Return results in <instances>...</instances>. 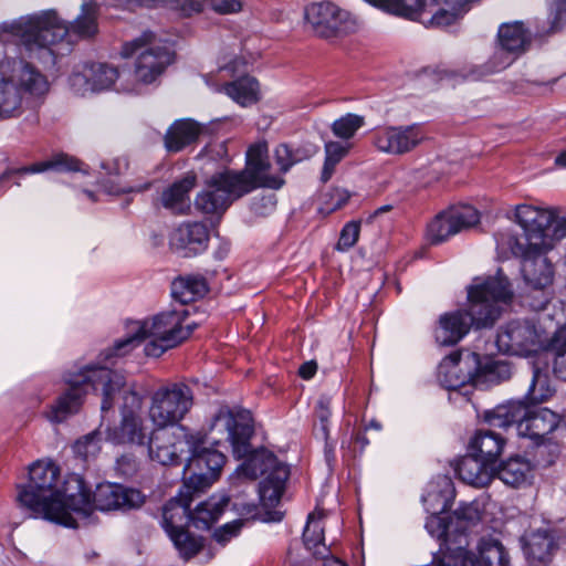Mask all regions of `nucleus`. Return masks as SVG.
<instances>
[{
	"label": "nucleus",
	"mask_w": 566,
	"mask_h": 566,
	"mask_svg": "<svg viewBox=\"0 0 566 566\" xmlns=\"http://www.w3.org/2000/svg\"><path fill=\"white\" fill-rule=\"evenodd\" d=\"M210 432L228 441L238 459L247 458L239 468L242 475L251 480L264 476L259 489L261 503L264 509L275 507L281 501L290 470L272 452L265 449L252 450L250 440L254 428L251 412L221 407L212 419Z\"/></svg>",
	"instance_id": "1"
},
{
	"label": "nucleus",
	"mask_w": 566,
	"mask_h": 566,
	"mask_svg": "<svg viewBox=\"0 0 566 566\" xmlns=\"http://www.w3.org/2000/svg\"><path fill=\"white\" fill-rule=\"evenodd\" d=\"M0 30L14 36L29 59L54 64V45L63 41L71 45L76 40L91 39L98 32L97 8L93 2L83 3L80 15L72 24L63 21L54 10H46L2 23Z\"/></svg>",
	"instance_id": "2"
},
{
	"label": "nucleus",
	"mask_w": 566,
	"mask_h": 566,
	"mask_svg": "<svg viewBox=\"0 0 566 566\" xmlns=\"http://www.w3.org/2000/svg\"><path fill=\"white\" fill-rule=\"evenodd\" d=\"M513 291L507 277L499 271L494 276L475 279L468 290L469 310H458L440 316L436 339L444 346L455 345L470 331L492 326L507 304Z\"/></svg>",
	"instance_id": "3"
},
{
	"label": "nucleus",
	"mask_w": 566,
	"mask_h": 566,
	"mask_svg": "<svg viewBox=\"0 0 566 566\" xmlns=\"http://www.w3.org/2000/svg\"><path fill=\"white\" fill-rule=\"evenodd\" d=\"M196 327V323L188 321L186 310L164 311L150 318L133 323L129 335L117 340L106 353V358L126 355L145 339H149L145 346L146 355L159 357L189 338Z\"/></svg>",
	"instance_id": "4"
},
{
	"label": "nucleus",
	"mask_w": 566,
	"mask_h": 566,
	"mask_svg": "<svg viewBox=\"0 0 566 566\" xmlns=\"http://www.w3.org/2000/svg\"><path fill=\"white\" fill-rule=\"evenodd\" d=\"M63 379L67 388L51 406L49 419L53 422H62L80 411L86 387L91 386L94 390L102 391L101 410L105 413L113 408L114 396L125 386L123 375L97 365H86L77 371L70 370Z\"/></svg>",
	"instance_id": "5"
},
{
	"label": "nucleus",
	"mask_w": 566,
	"mask_h": 566,
	"mask_svg": "<svg viewBox=\"0 0 566 566\" xmlns=\"http://www.w3.org/2000/svg\"><path fill=\"white\" fill-rule=\"evenodd\" d=\"M59 467L46 460H38L29 467V481L18 485L17 500L20 505L46 520L65 526H74L69 499L59 490Z\"/></svg>",
	"instance_id": "6"
},
{
	"label": "nucleus",
	"mask_w": 566,
	"mask_h": 566,
	"mask_svg": "<svg viewBox=\"0 0 566 566\" xmlns=\"http://www.w3.org/2000/svg\"><path fill=\"white\" fill-rule=\"evenodd\" d=\"M557 208H542L532 205H517L515 222L524 230L521 237L510 235L506 245L514 255L530 252H548L566 238V213L558 214Z\"/></svg>",
	"instance_id": "7"
},
{
	"label": "nucleus",
	"mask_w": 566,
	"mask_h": 566,
	"mask_svg": "<svg viewBox=\"0 0 566 566\" xmlns=\"http://www.w3.org/2000/svg\"><path fill=\"white\" fill-rule=\"evenodd\" d=\"M49 91V82L38 69L28 62L10 66L0 63V117L14 118L23 114L30 96H42Z\"/></svg>",
	"instance_id": "8"
},
{
	"label": "nucleus",
	"mask_w": 566,
	"mask_h": 566,
	"mask_svg": "<svg viewBox=\"0 0 566 566\" xmlns=\"http://www.w3.org/2000/svg\"><path fill=\"white\" fill-rule=\"evenodd\" d=\"M485 420L493 428L515 426L518 436L541 443L559 427L562 416L548 408H531L523 400H510L488 412Z\"/></svg>",
	"instance_id": "9"
},
{
	"label": "nucleus",
	"mask_w": 566,
	"mask_h": 566,
	"mask_svg": "<svg viewBox=\"0 0 566 566\" xmlns=\"http://www.w3.org/2000/svg\"><path fill=\"white\" fill-rule=\"evenodd\" d=\"M145 496L136 489L105 482L96 486L93 494L80 485L76 494L69 496L71 512L87 516L93 510L127 511L143 505Z\"/></svg>",
	"instance_id": "10"
},
{
	"label": "nucleus",
	"mask_w": 566,
	"mask_h": 566,
	"mask_svg": "<svg viewBox=\"0 0 566 566\" xmlns=\"http://www.w3.org/2000/svg\"><path fill=\"white\" fill-rule=\"evenodd\" d=\"M191 485V480L184 482L178 494L163 507V526L186 559L195 556L202 547L200 539L191 536L186 530L191 522L190 503L199 494Z\"/></svg>",
	"instance_id": "11"
},
{
	"label": "nucleus",
	"mask_w": 566,
	"mask_h": 566,
	"mask_svg": "<svg viewBox=\"0 0 566 566\" xmlns=\"http://www.w3.org/2000/svg\"><path fill=\"white\" fill-rule=\"evenodd\" d=\"M193 405V394L184 382L168 384L151 396L149 419L158 428L180 422Z\"/></svg>",
	"instance_id": "12"
},
{
	"label": "nucleus",
	"mask_w": 566,
	"mask_h": 566,
	"mask_svg": "<svg viewBox=\"0 0 566 566\" xmlns=\"http://www.w3.org/2000/svg\"><path fill=\"white\" fill-rule=\"evenodd\" d=\"M154 42L155 34L150 31H146L139 38L125 43L123 46V55L126 57L139 52L134 71L137 83L151 84L172 62V54L166 48H146L147 45L154 44Z\"/></svg>",
	"instance_id": "13"
},
{
	"label": "nucleus",
	"mask_w": 566,
	"mask_h": 566,
	"mask_svg": "<svg viewBox=\"0 0 566 566\" xmlns=\"http://www.w3.org/2000/svg\"><path fill=\"white\" fill-rule=\"evenodd\" d=\"M304 19L316 35L325 39L348 34L357 29L356 18L332 1L307 4Z\"/></svg>",
	"instance_id": "14"
},
{
	"label": "nucleus",
	"mask_w": 566,
	"mask_h": 566,
	"mask_svg": "<svg viewBox=\"0 0 566 566\" xmlns=\"http://www.w3.org/2000/svg\"><path fill=\"white\" fill-rule=\"evenodd\" d=\"M271 164L269 160V148L266 143H256L249 147L247 151V166L243 170L233 171L231 178L238 186V189L247 193L252 190L265 187L280 189L284 185L281 177L269 175Z\"/></svg>",
	"instance_id": "15"
},
{
	"label": "nucleus",
	"mask_w": 566,
	"mask_h": 566,
	"mask_svg": "<svg viewBox=\"0 0 566 566\" xmlns=\"http://www.w3.org/2000/svg\"><path fill=\"white\" fill-rule=\"evenodd\" d=\"M203 441L196 434L190 457L184 469V482L191 480V488L199 493L208 489L219 476L226 455L218 450L201 447Z\"/></svg>",
	"instance_id": "16"
},
{
	"label": "nucleus",
	"mask_w": 566,
	"mask_h": 566,
	"mask_svg": "<svg viewBox=\"0 0 566 566\" xmlns=\"http://www.w3.org/2000/svg\"><path fill=\"white\" fill-rule=\"evenodd\" d=\"M231 178H233L232 170L211 176L205 189L195 198L196 209L205 214H222L234 200L247 195L245 191L238 189Z\"/></svg>",
	"instance_id": "17"
},
{
	"label": "nucleus",
	"mask_w": 566,
	"mask_h": 566,
	"mask_svg": "<svg viewBox=\"0 0 566 566\" xmlns=\"http://www.w3.org/2000/svg\"><path fill=\"white\" fill-rule=\"evenodd\" d=\"M426 528L432 537L441 541L443 559L437 564L447 566H481V563L467 549L470 542L467 534L452 535L450 526L439 514L430 513Z\"/></svg>",
	"instance_id": "18"
},
{
	"label": "nucleus",
	"mask_w": 566,
	"mask_h": 566,
	"mask_svg": "<svg viewBox=\"0 0 566 566\" xmlns=\"http://www.w3.org/2000/svg\"><path fill=\"white\" fill-rule=\"evenodd\" d=\"M196 434L188 433L184 427L176 429L158 428L151 430L148 441V455L163 465H175L184 453L191 451Z\"/></svg>",
	"instance_id": "19"
},
{
	"label": "nucleus",
	"mask_w": 566,
	"mask_h": 566,
	"mask_svg": "<svg viewBox=\"0 0 566 566\" xmlns=\"http://www.w3.org/2000/svg\"><path fill=\"white\" fill-rule=\"evenodd\" d=\"M542 345L541 332L530 319H514L501 326L496 335L500 352L516 356H528Z\"/></svg>",
	"instance_id": "20"
},
{
	"label": "nucleus",
	"mask_w": 566,
	"mask_h": 566,
	"mask_svg": "<svg viewBox=\"0 0 566 566\" xmlns=\"http://www.w3.org/2000/svg\"><path fill=\"white\" fill-rule=\"evenodd\" d=\"M480 222L479 211L470 205L451 207L439 214L428 226V239L438 244L450 237L468 230Z\"/></svg>",
	"instance_id": "21"
},
{
	"label": "nucleus",
	"mask_w": 566,
	"mask_h": 566,
	"mask_svg": "<svg viewBox=\"0 0 566 566\" xmlns=\"http://www.w3.org/2000/svg\"><path fill=\"white\" fill-rule=\"evenodd\" d=\"M546 252H530L525 255H516L522 259V274L525 283L535 292H541L539 300L530 302V306L535 311H542L549 302V295L546 289L554 280V266L544 255Z\"/></svg>",
	"instance_id": "22"
},
{
	"label": "nucleus",
	"mask_w": 566,
	"mask_h": 566,
	"mask_svg": "<svg viewBox=\"0 0 566 566\" xmlns=\"http://www.w3.org/2000/svg\"><path fill=\"white\" fill-rule=\"evenodd\" d=\"M426 139V133L418 124L389 126L374 134L375 147L385 154L405 155L412 151Z\"/></svg>",
	"instance_id": "23"
},
{
	"label": "nucleus",
	"mask_w": 566,
	"mask_h": 566,
	"mask_svg": "<svg viewBox=\"0 0 566 566\" xmlns=\"http://www.w3.org/2000/svg\"><path fill=\"white\" fill-rule=\"evenodd\" d=\"M118 70L106 63H90L70 76L72 90L80 95L111 88L118 78Z\"/></svg>",
	"instance_id": "24"
},
{
	"label": "nucleus",
	"mask_w": 566,
	"mask_h": 566,
	"mask_svg": "<svg viewBox=\"0 0 566 566\" xmlns=\"http://www.w3.org/2000/svg\"><path fill=\"white\" fill-rule=\"evenodd\" d=\"M105 434L114 444L143 447L148 443L151 431L140 415L124 413L119 424L107 427Z\"/></svg>",
	"instance_id": "25"
},
{
	"label": "nucleus",
	"mask_w": 566,
	"mask_h": 566,
	"mask_svg": "<svg viewBox=\"0 0 566 566\" xmlns=\"http://www.w3.org/2000/svg\"><path fill=\"white\" fill-rule=\"evenodd\" d=\"M196 185L197 175L193 171L186 172L163 190L159 198L160 205L172 214H188L191 209L190 192Z\"/></svg>",
	"instance_id": "26"
},
{
	"label": "nucleus",
	"mask_w": 566,
	"mask_h": 566,
	"mask_svg": "<svg viewBox=\"0 0 566 566\" xmlns=\"http://www.w3.org/2000/svg\"><path fill=\"white\" fill-rule=\"evenodd\" d=\"M208 241L209 231L201 222L182 223L170 235L171 248L185 256L206 250Z\"/></svg>",
	"instance_id": "27"
},
{
	"label": "nucleus",
	"mask_w": 566,
	"mask_h": 566,
	"mask_svg": "<svg viewBox=\"0 0 566 566\" xmlns=\"http://www.w3.org/2000/svg\"><path fill=\"white\" fill-rule=\"evenodd\" d=\"M558 545L552 531L543 528L525 536L524 551L531 564H548Z\"/></svg>",
	"instance_id": "28"
},
{
	"label": "nucleus",
	"mask_w": 566,
	"mask_h": 566,
	"mask_svg": "<svg viewBox=\"0 0 566 566\" xmlns=\"http://www.w3.org/2000/svg\"><path fill=\"white\" fill-rule=\"evenodd\" d=\"M490 465L491 463L471 452L470 455L463 457L458 462L455 472L462 482L474 488H484L494 478V469Z\"/></svg>",
	"instance_id": "29"
},
{
	"label": "nucleus",
	"mask_w": 566,
	"mask_h": 566,
	"mask_svg": "<svg viewBox=\"0 0 566 566\" xmlns=\"http://www.w3.org/2000/svg\"><path fill=\"white\" fill-rule=\"evenodd\" d=\"M202 133V126L193 119H178L167 129L164 144L169 153H179L196 143Z\"/></svg>",
	"instance_id": "30"
},
{
	"label": "nucleus",
	"mask_w": 566,
	"mask_h": 566,
	"mask_svg": "<svg viewBox=\"0 0 566 566\" xmlns=\"http://www.w3.org/2000/svg\"><path fill=\"white\" fill-rule=\"evenodd\" d=\"M532 472V463L527 459L516 455L502 462L494 471V476L510 488L520 489L531 482Z\"/></svg>",
	"instance_id": "31"
},
{
	"label": "nucleus",
	"mask_w": 566,
	"mask_h": 566,
	"mask_svg": "<svg viewBox=\"0 0 566 566\" xmlns=\"http://www.w3.org/2000/svg\"><path fill=\"white\" fill-rule=\"evenodd\" d=\"M505 439L491 430H479L470 440L469 450L483 461L493 463L503 452Z\"/></svg>",
	"instance_id": "32"
},
{
	"label": "nucleus",
	"mask_w": 566,
	"mask_h": 566,
	"mask_svg": "<svg viewBox=\"0 0 566 566\" xmlns=\"http://www.w3.org/2000/svg\"><path fill=\"white\" fill-rule=\"evenodd\" d=\"M323 514L311 513L307 517V524L303 532V543L307 551L317 558H327L331 554L325 544Z\"/></svg>",
	"instance_id": "33"
},
{
	"label": "nucleus",
	"mask_w": 566,
	"mask_h": 566,
	"mask_svg": "<svg viewBox=\"0 0 566 566\" xmlns=\"http://www.w3.org/2000/svg\"><path fill=\"white\" fill-rule=\"evenodd\" d=\"M454 497L452 481L444 476L436 484H431L429 491L422 496L426 510L429 513L441 514L448 511Z\"/></svg>",
	"instance_id": "34"
},
{
	"label": "nucleus",
	"mask_w": 566,
	"mask_h": 566,
	"mask_svg": "<svg viewBox=\"0 0 566 566\" xmlns=\"http://www.w3.org/2000/svg\"><path fill=\"white\" fill-rule=\"evenodd\" d=\"M80 169V163L77 159L66 155V154H56L52 156L50 159L32 164L30 166L10 169L3 174L4 178H9L11 176H23L28 174H40L48 170H71L75 171Z\"/></svg>",
	"instance_id": "35"
},
{
	"label": "nucleus",
	"mask_w": 566,
	"mask_h": 566,
	"mask_svg": "<svg viewBox=\"0 0 566 566\" xmlns=\"http://www.w3.org/2000/svg\"><path fill=\"white\" fill-rule=\"evenodd\" d=\"M228 503L229 499L227 496H210L208 500L198 504L195 511L191 512L192 525L197 528L209 530L221 516Z\"/></svg>",
	"instance_id": "36"
},
{
	"label": "nucleus",
	"mask_w": 566,
	"mask_h": 566,
	"mask_svg": "<svg viewBox=\"0 0 566 566\" xmlns=\"http://www.w3.org/2000/svg\"><path fill=\"white\" fill-rule=\"evenodd\" d=\"M222 91L235 103L245 107L260 99L259 82L252 76H242L223 85Z\"/></svg>",
	"instance_id": "37"
},
{
	"label": "nucleus",
	"mask_w": 566,
	"mask_h": 566,
	"mask_svg": "<svg viewBox=\"0 0 566 566\" xmlns=\"http://www.w3.org/2000/svg\"><path fill=\"white\" fill-rule=\"evenodd\" d=\"M502 50L509 53H522L531 43V33L522 22L504 23L499 29Z\"/></svg>",
	"instance_id": "38"
},
{
	"label": "nucleus",
	"mask_w": 566,
	"mask_h": 566,
	"mask_svg": "<svg viewBox=\"0 0 566 566\" xmlns=\"http://www.w3.org/2000/svg\"><path fill=\"white\" fill-rule=\"evenodd\" d=\"M208 292L207 282L202 276L188 275L176 279L171 284V295L181 305L205 296Z\"/></svg>",
	"instance_id": "39"
},
{
	"label": "nucleus",
	"mask_w": 566,
	"mask_h": 566,
	"mask_svg": "<svg viewBox=\"0 0 566 566\" xmlns=\"http://www.w3.org/2000/svg\"><path fill=\"white\" fill-rule=\"evenodd\" d=\"M366 2L386 12L408 18L419 19L430 13L423 6L422 0H365Z\"/></svg>",
	"instance_id": "40"
},
{
	"label": "nucleus",
	"mask_w": 566,
	"mask_h": 566,
	"mask_svg": "<svg viewBox=\"0 0 566 566\" xmlns=\"http://www.w3.org/2000/svg\"><path fill=\"white\" fill-rule=\"evenodd\" d=\"M480 558L471 553L481 566H510V557L504 546L493 539L482 541L479 546Z\"/></svg>",
	"instance_id": "41"
},
{
	"label": "nucleus",
	"mask_w": 566,
	"mask_h": 566,
	"mask_svg": "<svg viewBox=\"0 0 566 566\" xmlns=\"http://www.w3.org/2000/svg\"><path fill=\"white\" fill-rule=\"evenodd\" d=\"M555 389L549 384L547 374L538 368L533 369V378L526 394V399L532 403H542L551 399Z\"/></svg>",
	"instance_id": "42"
},
{
	"label": "nucleus",
	"mask_w": 566,
	"mask_h": 566,
	"mask_svg": "<svg viewBox=\"0 0 566 566\" xmlns=\"http://www.w3.org/2000/svg\"><path fill=\"white\" fill-rule=\"evenodd\" d=\"M349 148V144L339 142H327L325 144V161L321 175L323 182H327L332 178L335 167L348 154Z\"/></svg>",
	"instance_id": "43"
},
{
	"label": "nucleus",
	"mask_w": 566,
	"mask_h": 566,
	"mask_svg": "<svg viewBox=\"0 0 566 566\" xmlns=\"http://www.w3.org/2000/svg\"><path fill=\"white\" fill-rule=\"evenodd\" d=\"M365 124L364 116L348 113L332 124L333 134L343 139L348 140L355 136L358 129H360Z\"/></svg>",
	"instance_id": "44"
},
{
	"label": "nucleus",
	"mask_w": 566,
	"mask_h": 566,
	"mask_svg": "<svg viewBox=\"0 0 566 566\" xmlns=\"http://www.w3.org/2000/svg\"><path fill=\"white\" fill-rule=\"evenodd\" d=\"M480 518V511L476 505L464 504L454 511L451 524L455 523V530L460 531L459 534H465L467 527L475 525Z\"/></svg>",
	"instance_id": "45"
},
{
	"label": "nucleus",
	"mask_w": 566,
	"mask_h": 566,
	"mask_svg": "<svg viewBox=\"0 0 566 566\" xmlns=\"http://www.w3.org/2000/svg\"><path fill=\"white\" fill-rule=\"evenodd\" d=\"M99 434V430H95L77 440L74 444L75 453L85 460L95 457L101 449L98 444Z\"/></svg>",
	"instance_id": "46"
},
{
	"label": "nucleus",
	"mask_w": 566,
	"mask_h": 566,
	"mask_svg": "<svg viewBox=\"0 0 566 566\" xmlns=\"http://www.w3.org/2000/svg\"><path fill=\"white\" fill-rule=\"evenodd\" d=\"M479 370L492 379L506 380L511 377L512 369L507 361L489 359L485 364H479Z\"/></svg>",
	"instance_id": "47"
},
{
	"label": "nucleus",
	"mask_w": 566,
	"mask_h": 566,
	"mask_svg": "<svg viewBox=\"0 0 566 566\" xmlns=\"http://www.w3.org/2000/svg\"><path fill=\"white\" fill-rule=\"evenodd\" d=\"M359 233H360V222L359 221L347 222L340 231L339 239L336 244V250L343 252V251H348L349 249H352L358 241Z\"/></svg>",
	"instance_id": "48"
},
{
	"label": "nucleus",
	"mask_w": 566,
	"mask_h": 566,
	"mask_svg": "<svg viewBox=\"0 0 566 566\" xmlns=\"http://www.w3.org/2000/svg\"><path fill=\"white\" fill-rule=\"evenodd\" d=\"M274 155L275 161L283 174H285L293 165L302 160L298 151L292 150L286 144L279 145L275 148Z\"/></svg>",
	"instance_id": "49"
},
{
	"label": "nucleus",
	"mask_w": 566,
	"mask_h": 566,
	"mask_svg": "<svg viewBox=\"0 0 566 566\" xmlns=\"http://www.w3.org/2000/svg\"><path fill=\"white\" fill-rule=\"evenodd\" d=\"M457 13L449 10L439 9L438 11L432 13L429 19H427L426 15H422L420 18V21L426 27L444 28L453 24L457 21Z\"/></svg>",
	"instance_id": "50"
},
{
	"label": "nucleus",
	"mask_w": 566,
	"mask_h": 566,
	"mask_svg": "<svg viewBox=\"0 0 566 566\" xmlns=\"http://www.w3.org/2000/svg\"><path fill=\"white\" fill-rule=\"evenodd\" d=\"M350 193L343 188H333L325 195L324 210L333 212L342 209L349 200Z\"/></svg>",
	"instance_id": "51"
},
{
	"label": "nucleus",
	"mask_w": 566,
	"mask_h": 566,
	"mask_svg": "<svg viewBox=\"0 0 566 566\" xmlns=\"http://www.w3.org/2000/svg\"><path fill=\"white\" fill-rule=\"evenodd\" d=\"M545 350L553 357L566 352V323L555 331L545 345Z\"/></svg>",
	"instance_id": "52"
},
{
	"label": "nucleus",
	"mask_w": 566,
	"mask_h": 566,
	"mask_svg": "<svg viewBox=\"0 0 566 566\" xmlns=\"http://www.w3.org/2000/svg\"><path fill=\"white\" fill-rule=\"evenodd\" d=\"M143 399L134 390H126L123 395L122 416L124 413L140 415Z\"/></svg>",
	"instance_id": "53"
},
{
	"label": "nucleus",
	"mask_w": 566,
	"mask_h": 566,
	"mask_svg": "<svg viewBox=\"0 0 566 566\" xmlns=\"http://www.w3.org/2000/svg\"><path fill=\"white\" fill-rule=\"evenodd\" d=\"M242 521H233L218 528L213 537L214 539L221 544L226 545L232 537L237 536L242 527Z\"/></svg>",
	"instance_id": "54"
},
{
	"label": "nucleus",
	"mask_w": 566,
	"mask_h": 566,
	"mask_svg": "<svg viewBox=\"0 0 566 566\" xmlns=\"http://www.w3.org/2000/svg\"><path fill=\"white\" fill-rule=\"evenodd\" d=\"M211 8L220 14L237 13L242 10L240 0H210Z\"/></svg>",
	"instance_id": "55"
},
{
	"label": "nucleus",
	"mask_w": 566,
	"mask_h": 566,
	"mask_svg": "<svg viewBox=\"0 0 566 566\" xmlns=\"http://www.w3.org/2000/svg\"><path fill=\"white\" fill-rule=\"evenodd\" d=\"M102 168L109 175L119 176L128 169V159L124 156L116 157L102 163Z\"/></svg>",
	"instance_id": "56"
},
{
	"label": "nucleus",
	"mask_w": 566,
	"mask_h": 566,
	"mask_svg": "<svg viewBox=\"0 0 566 566\" xmlns=\"http://www.w3.org/2000/svg\"><path fill=\"white\" fill-rule=\"evenodd\" d=\"M551 10L554 14L551 30L554 32L566 21V0H554Z\"/></svg>",
	"instance_id": "57"
},
{
	"label": "nucleus",
	"mask_w": 566,
	"mask_h": 566,
	"mask_svg": "<svg viewBox=\"0 0 566 566\" xmlns=\"http://www.w3.org/2000/svg\"><path fill=\"white\" fill-rule=\"evenodd\" d=\"M317 418L322 422V429L327 437L328 430H327V421L331 417V410H329V402L326 399H319L315 409Z\"/></svg>",
	"instance_id": "58"
},
{
	"label": "nucleus",
	"mask_w": 566,
	"mask_h": 566,
	"mask_svg": "<svg viewBox=\"0 0 566 566\" xmlns=\"http://www.w3.org/2000/svg\"><path fill=\"white\" fill-rule=\"evenodd\" d=\"M177 8L182 14L191 15L202 11L203 2L201 0H177Z\"/></svg>",
	"instance_id": "59"
},
{
	"label": "nucleus",
	"mask_w": 566,
	"mask_h": 566,
	"mask_svg": "<svg viewBox=\"0 0 566 566\" xmlns=\"http://www.w3.org/2000/svg\"><path fill=\"white\" fill-rule=\"evenodd\" d=\"M553 370L557 378L566 381V352L554 357Z\"/></svg>",
	"instance_id": "60"
},
{
	"label": "nucleus",
	"mask_w": 566,
	"mask_h": 566,
	"mask_svg": "<svg viewBox=\"0 0 566 566\" xmlns=\"http://www.w3.org/2000/svg\"><path fill=\"white\" fill-rule=\"evenodd\" d=\"M117 467L124 474H132L136 471V460L132 455H123L117 460Z\"/></svg>",
	"instance_id": "61"
},
{
	"label": "nucleus",
	"mask_w": 566,
	"mask_h": 566,
	"mask_svg": "<svg viewBox=\"0 0 566 566\" xmlns=\"http://www.w3.org/2000/svg\"><path fill=\"white\" fill-rule=\"evenodd\" d=\"M316 369H317V365L315 361H307V363H304L301 365V367L298 369V375L303 379H310L315 375Z\"/></svg>",
	"instance_id": "62"
},
{
	"label": "nucleus",
	"mask_w": 566,
	"mask_h": 566,
	"mask_svg": "<svg viewBox=\"0 0 566 566\" xmlns=\"http://www.w3.org/2000/svg\"><path fill=\"white\" fill-rule=\"evenodd\" d=\"M283 518V513L280 511H269L265 513L264 521L266 522H280Z\"/></svg>",
	"instance_id": "63"
},
{
	"label": "nucleus",
	"mask_w": 566,
	"mask_h": 566,
	"mask_svg": "<svg viewBox=\"0 0 566 566\" xmlns=\"http://www.w3.org/2000/svg\"><path fill=\"white\" fill-rule=\"evenodd\" d=\"M555 165L562 168H566V150L562 151L556 158H555Z\"/></svg>",
	"instance_id": "64"
}]
</instances>
